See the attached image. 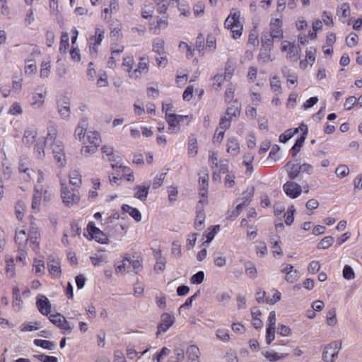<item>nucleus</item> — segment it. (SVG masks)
Returning <instances> with one entry per match:
<instances>
[{
	"label": "nucleus",
	"instance_id": "f257e3e1",
	"mask_svg": "<svg viewBox=\"0 0 362 362\" xmlns=\"http://www.w3.org/2000/svg\"><path fill=\"white\" fill-rule=\"evenodd\" d=\"M134 66V59L132 57H127L124 58L122 63V69L128 74L129 78L133 80H137L142 77L143 74L148 72V58L142 57H139V63Z\"/></svg>",
	"mask_w": 362,
	"mask_h": 362
},
{
	"label": "nucleus",
	"instance_id": "f03ea898",
	"mask_svg": "<svg viewBox=\"0 0 362 362\" xmlns=\"http://www.w3.org/2000/svg\"><path fill=\"white\" fill-rule=\"evenodd\" d=\"M80 141L83 144L80 149L81 155L89 156L97 152L101 144V137L98 132L89 131L87 132L86 138Z\"/></svg>",
	"mask_w": 362,
	"mask_h": 362
},
{
	"label": "nucleus",
	"instance_id": "7ed1b4c3",
	"mask_svg": "<svg viewBox=\"0 0 362 362\" xmlns=\"http://www.w3.org/2000/svg\"><path fill=\"white\" fill-rule=\"evenodd\" d=\"M56 135L55 131L52 132V133L48 132L45 143L52 145V153L54 155L56 162L62 168L64 166L66 163L65 153L61 141L56 140Z\"/></svg>",
	"mask_w": 362,
	"mask_h": 362
},
{
	"label": "nucleus",
	"instance_id": "20e7f679",
	"mask_svg": "<svg viewBox=\"0 0 362 362\" xmlns=\"http://www.w3.org/2000/svg\"><path fill=\"white\" fill-rule=\"evenodd\" d=\"M281 50L283 53H286L288 59L297 62L300 58V48L296 45L295 42L283 40L281 42Z\"/></svg>",
	"mask_w": 362,
	"mask_h": 362
},
{
	"label": "nucleus",
	"instance_id": "39448f33",
	"mask_svg": "<svg viewBox=\"0 0 362 362\" xmlns=\"http://www.w3.org/2000/svg\"><path fill=\"white\" fill-rule=\"evenodd\" d=\"M61 197L62 202H64L66 207L73 206L79 202L80 196L78 191L75 189L69 190L63 182L61 183Z\"/></svg>",
	"mask_w": 362,
	"mask_h": 362
},
{
	"label": "nucleus",
	"instance_id": "423d86ee",
	"mask_svg": "<svg viewBox=\"0 0 362 362\" xmlns=\"http://www.w3.org/2000/svg\"><path fill=\"white\" fill-rule=\"evenodd\" d=\"M87 233H84V236L88 240H94L101 244H105L107 242V238L105 233L95 227L93 222L88 223Z\"/></svg>",
	"mask_w": 362,
	"mask_h": 362
},
{
	"label": "nucleus",
	"instance_id": "0eeeda50",
	"mask_svg": "<svg viewBox=\"0 0 362 362\" xmlns=\"http://www.w3.org/2000/svg\"><path fill=\"white\" fill-rule=\"evenodd\" d=\"M341 348V342L339 341H334L326 346L322 353V359L324 362H334L337 359L339 349Z\"/></svg>",
	"mask_w": 362,
	"mask_h": 362
},
{
	"label": "nucleus",
	"instance_id": "6e6552de",
	"mask_svg": "<svg viewBox=\"0 0 362 362\" xmlns=\"http://www.w3.org/2000/svg\"><path fill=\"white\" fill-rule=\"evenodd\" d=\"M49 320L52 324L60 328L64 334H69L73 331L74 327L59 313L49 315Z\"/></svg>",
	"mask_w": 362,
	"mask_h": 362
},
{
	"label": "nucleus",
	"instance_id": "1a4fd4ad",
	"mask_svg": "<svg viewBox=\"0 0 362 362\" xmlns=\"http://www.w3.org/2000/svg\"><path fill=\"white\" fill-rule=\"evenodd\" d=\"M282 18H272L269 22V37L273 39L281 40L284 37L282 29Z\"/></svg>",
	"mask_w": 362,
	"mask_h": 362
},
{
	"label": "nucleus",
	"instance_id": "9d476101",
	"mask_svg": "<svg viewBox=\"0 0 362 362\" xmlns=\"http://www.w3.org/2000/svg\"><path fill=\"white\" fill-rule=\"evenodd\" d=\"M175 317L174 315L168 313H163L160 317V322L158 325L156 336L158 337L166 332L167 330L175 324Z\"/></svg>",
	"mask_w": 362,
	"mask_h": 362
},
{
	"label": "nucleus",
	"instance_id": "9b49d317",
	"mask_svg": "<svg viewBox=\"0 0 362 362\" xmlns=\"http://www.w3.org/2000/svg\"><path fill=\"white\" fill-rule=\"evenodd\" d=\"M283 190L291 199H296L300 195L302 187L297 182H287L284 184Z\"/></svg>",
	"mask_w": 362,
	"mask_h": 362
},
{
	"label": "nucleus",
	"instance_id": "f8f14e48",
	"mask_svg": "<svg viewBox=\"0 0 362 362\" xmlns=\"http://www.w3.org/2000/svg\"><path fill=\"white\" fill-rule=\"evenodd\" d=\"M37 308L38 310L43 315H49L51 313V303L50 300H48L47 296L40 295L37 297L36 302Z\"/></svg>",
	"mask_w": 362,
	"mask_h": 362
},
{
	"label": "nucleus",
	"instance_id": "ddd939ff",
	"mask_svg": "<svg viewBox=\"0 0 362 362\" xmlns=\"http://www.w3.org/2000/svg\"><path fill=\"white\" fill-rule=\"evenodd\" d=\"M281 272L286 274L285 279L288 283H293L299 279V272L293 269L292 264H283Z\"/></svg>",
	"mask_w": 362,
	"mask_h": 362
},
{
	"label": "nucleus",
	"instance_id": "4468645a",
	"mask_svg": "<svg viewBox=\"0 0 362 362\" xmlns=\"http://www.w3.org/2000/svg\"><path fill=\"white\" fill-rule=\"evenodd\" d=\"M243 25L240 20V11L236 8H232L229 16L223 23L225 26L240 25Z\"/></svg>",
	"mask_w": 362,
	"mask_h": 362
},
{
	"label": "nucleus",
	"instance_id": "2eb2a0df",
	"mask_svg": "<svg viewBox=\"0 0 362 362\" xmlns=\"http://www.w3.org/2000/svg\"><path fill=\"white\" fill-rule=\"evenodd\" d=\"M186 116H177L175 115H167L165 119L168 125V130L171 132L178 131L180 129V122L183 120Z\"/></svg>",
	"mask_w": 362,
	"mask_h": 362
},
{
	"label": "nucleus",
	"instance_id": "dca6fc26",
	"mask_svg": "<svg viewBox=\"0 0 362 362\" xmlns=\"http://www.w3.org/2000/svg\"><path fill=\"white\" fill-rule=\"evenodd\" d=\"M47 91L42 90L41 93H32L31 98H30V105L34 108H40L44 103Z\"/></svg>",
	"mask_w": 362,
	"mask_h": 362
},
{
	"label": "nucleus",
	"instance_id": "f3484780",
	"mask_svg": "<svg viewBox=\"0 0 362 362\" xmlns=\"http://www.w3.org/2000/svg\"><path fill=\"white\" fill-rule=\"evenodd\" d=\"M29 240V233H27L24 228H19L16 231L15 243L18 244V247L25 248Z\"/></svg>",
	"mask_w": 362,
	"mask_h": 362
},
{
	"label": "nucleus",
	"instance_id": "a211bd4d",
	"mask_svg": "<svg viewBox=\"0 0 362 362\" xmlns=\"http://www.w3.org/2000/svg\"><path fill=\"white\" fill-rule=\"evenodd\" d=\"M150 185L148 184L138 185L134 187V198L144 202L148 195Z\"/></svg>",
	"mask_w": 362,
	"mask_h": 362
},
{
	"label": "nucleus",
	"instance_id": "6ab92c4d",
	"mask_svg": "<svg viewBox=\"0 0 362 362\" xmlns=\"http://www.w3.org/2000/svg\"><path fill=\"white\" fill-rule=\"evenodd\" d=\"M37 131L33 127H28L25 129L23 136V143L25 145L30 146L36 141Z\"/></svg>",
	"mask_w": 362,
	"mask_h": 362
},
{
	"label": "nucleus",
	"instance_id": "aec40b11",
	"mask_svg": "<svg viewBox=\"0 0 362 362\" xmlns=\"http://www.w3.org/2000/svg\"><path fill=\"white\" fill-rule=\"evenodd\" d=\"M226 151L232 156H236L240 153V144L235 138H230L227 140Z\"/></svg>",
	"mask_w": 362,
	"mask_h": 362
},
{
	"label": "nucleus",
	"instance_id": "412c9836",
	"mask_svg": "<svg viewBox=\"0 0 362 362\" xmlns=\"http://www.w3.org/2000/svg\"><path fill=\"white\" fill-rule=\"evenodd\" d=\"M48 272L51 276L54 277H59L61 275V267L59 261L57 259H52L48 261L47 263Z\"/></svg>",
	"mask_w": 362,
	"mask_h": 362
},
{
	"label": "nucleus",
	"instance_id": "4be33fe9",
	"mask_svg": "<svg viewBox=\"0 0 362 362\" xmlns=\"http://www.w3.org/2000/svg\"><path fill=\"white\" fill-rule=\"evenodd\" d=\"M337 15L339 21L344 23V19L347 18L351 15L350 6L347 3L342 4L341 6L338 7Z\"/></svg>",
	"mask_w": 362,
	"mask_h": 362
},
{
	"label": "nucleus",
	"instance_id": "5701e85b",
	"mask_svg": "<svg viewBox=\"0 0 362 362\" xmlns=\"http://www.w3.org/2000/svg\"><path fill=\"white\" fill-rule=\"evenodd\" d=\"M40 237V234L38 233L37 229H31L29 230V243L31 245L33 250L36 252L39 251V243L37 242L38 238Z\"/></svg>",
	"mask_w": 362,
	"mask_h": 362
},
{
	"label": "nucleus",
	"instance_id": "b1692460",
	"mask_svg": "<svg viewBox=\"0 0 362 362\" xmlns=\"http://www.w3.org/2000/svg\"><path fill=\"white\" fill-rule=\"evenodd\" d=\"M101 252L102 251H99L98 252L95 253L94 255L90 257V261L94 267L100 266L103 264L107 263L108 261L107 255Z\"/></svg>",
	"mask_w": 362,
	"mask_h": 362
},
{
	"label": "nucleus",
	"instance_id": "393cba45",
	"mask_svg": "<svg viewBox=\"0 0 362 362\" xmlns=\"http://www.w3.org/2000/svg\"><path fill=\"white\" fill-rule=\"evenodd\" d=\"M124 50V47L123 45L119 46V47L116 49H112L111 53V57L110 59L109 62H107V64H109V66L112 69L115 68L116 66V62L118 58H119V55L121 53H122Z\"/></svg>",
	"mask_w": 362,
	"mask_h": 362
},
{
	"label": "nucleus",
	"instance_id": "a878e982",
	"mask_svg": "<svg viewBox=\"0 0 362 362\" xmlns=\"http://www.w3.org/2000/svg\"><path fill=\"white\" fill-rule=\"evenodd\" d=\"M5 274L6 276L9 278H13L15 276V264L13 257H6L5 259Z\"/></svg>",
	"mask_w": 362,
	"mask_h": 362
},
{
	"label": "nucleus",
	"instance_id": "bb28decb",
	"mask_svg": "<svg viewBox=\"0 0 362 362\" xmlns=\"http://www.w3.org/2000/svg\"><path fill=\"white\" fill-rule=\"evenodd\" d=\"M51 72V59L49 57L42 62L40 66V78H46L50 75Z\"/></svg>",
	"mask_w": 362,
	"mask_h": 362
},
{
	"label": "nucleus",
	"instance_id": "cd10ccee",
	"mask_svg": "<svg viewBox=\"0 0 362 362\" xmlns=\"http://www.w3.org/2000/svg\"><path fill=\"white\" fill-rule=\"evenodd\" d=\"M122 209H123L124 212L129 214L132 218H134V220L137 222H139L142 219V215L136 208L124 204L123 206H122Z\"/></svg>",
	"mask_w": 362,
	"mask_h": 362
},
{
	"label": "nucleus",
	"instance_id": "c85d7f7f",
	"mask_svg": "<svg viewBox=\"0 0 362 362\" xmlns=\"http://www.w3.org/2000/svg\"><path fill=\"white\" fill-rule=\"evenodd\" d=\"M87 132L86 131V124L85 122H80L77 127L75 128L74 131V136L75 139L78 141H83L86 138V136L87 135Z\"/></svg>",
	"mask_w": 362,
	"mask_h": 362
},
{
	"label": "nucleus",
	"instance_id": "c756f323",
	"mask_svg": "<svg viewBox=\"0 0 362 362\" xmlns=\"http://www.w3.org/2000/svg\"><path fill=\"white\" fill-rule=\"evenodd\" d=\"M251 315H252V323H253L254 327H255V329L262 328L263 322L259 319V317L261 316L260 311L256 308H253L251 310Z\"/></svg>",
	"mask_w": 362,
	"mask_h": 362
},
{
	"label": "nucleus",
	"instance_id": "7c9ffc66",
	"mask_svg": "<svg viewBox=\"0 0 362 362\" xmlns=\"http://www.w3.org/2000/svg\"><path fill=\"white\" fill-rule=\"evenodd\" d=\"M129 257H124L123 261L117 262L115 267V273L124 275L126 273L127 267H129Z\"/></svg>",
	"mask_w": 362,
	"mask_h": 362
},
{
	"label": "nucleus",
	"instance_id": "2f4dec72",
	"mask_svg": "<svg viewBox=\"0 0 362 362\" xmlns=\"http://www.w3.org/2000/svg\"><path fill=\"white\" fill-rule=\"evenodd\" d=\"M269 86L270 89H272L274 93H276V95L282 93L281 83L278 76H274L270 78Z\"/></svg>",
	"mask_w": 362,
	"mask_h": 362
},
{
	"label": "nucleus",
	"instance_id": "473e14b6",
	"mask_svg": "<svg viewBox=\"0 0 362 362\" xmlns=\"http://www.w3.org/2000/svg\"><path fill=\"white\" fill-rule=\"evenodd\" d=\"M282 74L284 77L286 78L288 83L295 85L298 81V76L296 74H291V69L285 66L282 68Z\"/></svg>",
	"mask_w": 362,
	"mask_h": 362
},
{
	"label": "nucleus",
	"instance_id": "72a5a7b5",
	"mask_svg": "<svg viewBox=\"0 0 362 362\" xmlns=\"http://www.w3.org/2000/svg\"><path fill=\"white\" fill-rule=\"evenodd\" d=\"M199 354V349L198 346L192 345L188 347L186 351L187 358H188L189 361H192L193 360H198Z\"/></svg>",
	"mask_w": 362,
	"mask_h": 362
},
{
	"label": "nucleus",
	"instance_id": "f704fd0d",
	"mask_svg": "<svg viewBox=\"0 0 362 362\" xmlns=\"http://www.w3.org/2000/svg\"><path fill=\"white\" fill-rule=\"evenodd\" d=\"M205 220V214L204 213V210L202 209H198L197 214H196V218L194 221V227L197 230L203 229V223Z\"/></svg>",
	"mask_w": 362,
	"mask_h": 362
},
{
	"label": "nucleus",
	"instance_id": "c9c22d12",
	"mask_svg": "<svg viewBox=\"0 0 362 362\" xmlns=\"http://www.w3.org/2000/svg\"><path fill=\"white\" fill-rule=\"evenodd\" d=\"M59 112L62 118H69L70 115V106L69 103L67 101H62L59 104Z\"/></svg>",
	"mask_w": 362,
	"mask_h": 362
},
{
	"label": "nucleus",
	"instance_id": "e433bc0d",
	"mask_svg": "<svg viewBox=\"0 0 362 362\" xmlns=\"http://www.w3.org/2000/svg\"><path fill=\"white\" fill-rule=\"evenodd\" d=\"M69 183L74 185L75 187L81 186V175L77 170L70 171L69 173Z\"/></svg>",
	"mask_w": 362,
	"mask_h": 362
},
{
	"label": "nucleus",
	"instance_id": "4c0bfd02",
	"mask_svg": "<svg viewBox=\"0 0 362 362\" xmlns=\"http://www.w3.org/2000/svg\"><path fill=\"white\" fill-rule=\"evenodd\" d=\"M290 169L288 170V178L293 180L296 179L299 175L300 172V168L298 165L292 164L291 162L287 163L286 166H290Z\"/></svg>",
	"mask_w": 362,
	"mask_h": 362
},
{
	"label": "nucleus",
	"instance_id": "58836bf2",
	"mask_svg": "<svg viewBox=\"0 0 362 362\" xmlns=\"http://www.w3.org/2000/svg\"><path fill=\"white\" fill-rule=\"evenodd\" d=\"M69 34L64 33L61 35V41H60V46H59V51L62 53H66V50L69 47Z\"/></svg>",
	"mask_w": 362,
	"mask_h": 362
},
{
	"label": "nucleus",
	"instance_id": "ea45409f",
	"mask_svg": "<svg viewBox=\"0 0 362 362\" xmlns=\"http://www.w3.org/2000/svg\"><path fill=\"white\" fill-rule=\"evenodd\" d=\"M271 49H260L259 54L258 55V62L260 63H265L269 61H272L270 55Z\"/></svg>",
	"mask_w": 362,
	"mask_h": 362
},
{
	"label": "nucleus",
	"instance_id": "a19ab883",
	"mask_svg": "<svg viewBox=\"0 0 362 362\" xmlns=\"http://www.w3.org/2000/svg\"><path fill=\"white\" fill-rule=\"evenodd\" d=\"M104 37V30L101 28H97L95 34L90 38V43L99 45L101 44Z\"/></svg>",
	"mask_w": 362,
	"mask_h": 362
},
{
	"label": "nucleus",
	"instance_id": "79ce46f5",
	"mask_svg": "<svg viewBox=\"0 0 362 362\" xmlns=\"http://www.w3.org/2000/svg\"><path fill=\"white\" fill-rule=\"evenodd\" d=\"M263 356L270 362H276L279 360H282L286 357V355H279V354L276 352L269 351L264 352Z\"/></svg>",
	"mask_w": 362,
	"mask_h": 362
},
{
	"label": "nucleus",
	"instance_id": "37998d69",
	"mask_svg": "<svg viewBox=\"0 0 362 362\" xmlns=\"http://www.w3.org/2000/svg\"><path fill=\"white\" fill-rule=\"evenodd\" d=\"M227 30H230L231 36L233 39H238L240 37L243 33V25H233V26H225Z\"/></svg>",
	"mask_w": 362,
	"mask_h": 362
},
{
	"label": "nucleus",
	"instance_id": "c03bdc74",
	"mask_svg": "<svg viewBox=\"0 0 362 362\" xmlns=\"http://www.w3.org/2000/svg\"><path fill=\"white\" fill-rule=\"evenodd\" d=\"M40 328V323L37 322H33L24 323L21 325L22 332H33L37 331Z\"/></svg>",
	"mask_w": 362,
	"mask_h": 362
},
{
	"label": "nucleus",
	"instance_id": "a18cd8bd",
	"mask_svg": "<svg viewBox=\"0 0 362 362\" xmlns=\"http://www.w3.org/2000/svg\"><path fill=\"white\" fill-rule=\"evenodd\" d=\"M198 152V146L195 138H190L188 144V154L190 157H195Z\"/></svg>",
	"mask_w": 362,
	"mask_h": 362
},
{
	"label": "nucleus",
	"instance_id": "49530a36",
	"mask_svg": "<svg viewBox=\"0 0 362 362\" xmlns=\"http://www.w3.org/2000/svg\"><path fill=\"white\" fill-rule=\"evenodd\" d=\"M33 269L37 274H43L45 267L42 259H34L33 264Z\"/></svg>",
	"mask_w": 362,
	"mask_h": 362
},
{
	"label": "nucleus",
	"instance_id": "de8ad7c7",
	"mask_svg": "<svg viewBox=\"0 0 362 362\" xmlns=\"http://www.w3.org/2000/svg\"><path fill=\"white\" fill-rule=\"evenodd\" d=\"M226 79V77L223 76V74H218L213 77V88L216 90H219L221 89L222 84L223 81Z\"/></svg>",
	"mask_w": 362,
	"mask_h": 362
},
{
	"label": "nucleus",
	"instance_id": "09e8293b",
	"mask_svg": "<svg viewBox=\"0 0 362 362\" xmlns=\"http://www.w3.org/2000/svg\"><path fill=\"white\" fill-rule=\"evenodd\" d=\"M305 136H306V132L303 134V135L300 136V138H298L294 146H293L291 150L294 153H293L292 156H296V153H298L300 151V148L302 147L303 144H304L305 141Z\"/></svg>",
	"mask_w": 362,
	"mask_h": 362
},
{
	"label": "nucleus",
	"instance_id": "8fccbe9b",
	"mask_svg": "<svg viewBox=\"0 0 362 362\" xmlns=\"http://www.w3.org/2000/svg\"><path fill=\"white\" fill-rule=\"evenodd\" d=\"M153 51L158 54H165L164 42L162 39H157L153 42Z\"/></svg>",
	"mask_w": 362,
	"mask_h": 362
},
{
	"label": "nucleus",
	"instance_id": "3c124183",
	"mask_svg": "<svg viewBox=\"0 0 362 362\" xmlns=\"http://www.w3.org/2000/svg\"><path fill=\"white\" fill-rule=\"evenodd\" d=\"M37 72V66L34 61L29 60L26 62V65L24 67V73L26 75L32 76Z\"/></svg>",
	"mask_w": 362,
	"mask_h": 362
},
{
	"label": "nucleus",
	"instance_id": "603ef678",
	"mask_svg": "<svg viewBox=\"0 0 362 362\" xmlns=\"http://www.w3.org/2000/svg\"><path fill=\"white\" fill-rule=\"evenodd\" d=\"M168 26L166 19H160L157 21L156 25L150 27V30L152 31L153 35H158L160 29L165 28Z\"/></svg>",
	"mask_w": 362,
	"mask_h": 362
},
{
	"label": "nucleus",
	"instance_id": "864d4df0",
	"mask_svg": "<svg viewBox=\"0 0 362 362\" xmlns=\"http://www.w3.org/2000/svg\"><path fill=\"white\" fill-rule=\"evenodd\" d=\"M33 343L37 346H41L43 349L48 350H52L55 346V344L53 342L46 339H35Z\"/></svg>",
	"mask_w": 362,
	"mask_h": 362
},
{
	"label": "nucleus",
	"instance_id": "5fc2aeb1",
	"mask_svg": "<svg viewBox=\"0 0 362 362\" xmlns=\"http://www.w3.org/2000/svg\"><path fill=\"white\" fill-rule=\"evenodd\" d=\"M42 199L41 191L36 190L33 195L32 208L33 210H38L40 207Z\"/></svg>",
	"mask_w": 362,
	"mask_h": 362
},
{
	"label": "nucleus",
	"instance_id": "6e6d98bb",
	"mask_svg": "<svg viewBox=\"0 0 362 362\" xmlns=\"http://www.w3.org/2000/svg\"><path fill=\"white\" fill-rule=\"evenodd\" d=\"M297 132L298 128H296L294 129H288L280 136V138H279V141H280L281 143H286Z\"/></svg>",
	"mask_w": 362,
	"mask_h": 362
},
{
	"label": "nucleus",
	"instance_id": "4d7b16f0",
	"mask_svg": "<svg viewBox=\"0 0 362 362\" xmlns=\"http://www.w3.org/2000/svg\"><path fill=\"white\" fill-rule=\"evenodd\" d=\"M47 144L45 142H38L35 147H34V153L38 159H42L45 157V151H44V145Z\"/></svg>",
	"mask_w": 362,
	"mask_h": 362
},
{
	"label": "nucleus",
	"instance_id": "13d9d810",
	"mask_svg": "<svg viewBox=\"0 0 362 362\" xmlns=\"http://www.w3.org/2000/svg\"><path fill=\"white\" fill-rule=\"evenodd\" d=\"M8 112L11 115H14V116L21 115L23 112L22 106L20 105L19 103L15 102L11 105Z\"/></svg>",
	"mask_w": 362,
	"mask_h": 362
},
{
	"label": "nucleus",
	"instance_id": "bf43d9fd",
	"mask_svg": "<svg viewBox=\"0 0 362 362\" xmlns=\"http://www.w3.org/2000/svg\"><path fill=\"white\" fill-rule=\"evenodd\" d=\"M334 243V238L332 236H327L320 240L318 244L319 249H327L332 245Z\"/></svg>",
	"mask_w": 362,
	"mask_h": 362
},
{
	"label": "nucleus",
	"instance_id": "052dcab7",
	"mask_svg": "<svg viewBox=\"0 0 362 362\" xmlns=\"http://www.w3.org/2000/svg\"><path fill=\"white\" fill-rule=\"evenodd\" d=\"M235 65L230 61H228L225 68V73L223 74V78H230L235 73Z\"/></svg>",
	"mask_w": 362,
	"mask_h": 362
},
{
	"label": "nucleus",
	"instance_id": "680f3d73",
	"mask_svg": "<svg viewBox=\"0 0 362 362\" xmlns=\"http://www.w3.org/2000/svg\"><path fill=\"white\" fill-rule=\"evenodd\" d=\"M216 337L218 340H221L223 342H227L230 340V334L227 330L223 329H218L216 330Z\"/></svg>",
	"mask_w": 362,
	"mask_h": 362
},
{
	"label": "nucleus",
	"instance_id": "e2e57ef3",
	"mask_svg": "<svg viewBox=\"0 0 362 362\" xmlns=\"http://www.w3.org/2000/svg\"><path fill=\"white\" fill-rule=\"evenodd\" d=\"M295 207L293 206H288L285 215V222L288 226H291L293 222V214H295Z\"/></svg>",
	"mask_w": 362,
	"mask_h": 362
},
{
	"label": "nucleus",
	"instance_id": "0e129e2a",
	"mask_svg": "<svg viewBox=\"0 0 362 362\" xmlns=\"http://www.w3.org/2000/svg\"><path fill=\"white\" fill-rule=\"evenodd\" d=\"M18 170L20 173L25 175L23 179L30 180L32 177L30 173H33V170L28 168L24 163H20Z\"/></svg>",
	"mask_w": 362,
	"mask_h": 362
},
{
	"label": "nucleus",
	"instance_id": "69168bd1",
	"mask_svg": "<svg viewBox=\"0 0 362 362\" xmlns=\"http://www.w3.org/2000/svg\"><path fill=\"white\" fill-rule=\"evenodd\" d=\"M209 162L211 163L212 169H218L219 160H218V154L216 152L211 151V153H209Z\"/></svg>",
	"mask_w": 362,
	"mask_h": 362
},
{
	"label": "nucleus",
	"instance_id": "338daca9",
	"mask_svg": "<svg viewBox=\"0 0 362 362\" xmlns=\"http://www.w3.org/2000/svg\"><path fill=\"white\" fill-rule=\"evenodd\" d=\"M350 170L346 165H339L336 169V174L339 178H343L348 175Z\"/></svg>",
	"mask_w": 362,
	"mask_h": 362
},
{
	"label": "nucleus",
	"instance_id": "774afa93",
	"mask_svg": "<svg viewBox=\"0 0 362 362\" xmlns=\"http://www.w3.org/2000/svg\"><path fill=\"white\" fill-rule=\"evenodd\" d=\"M33 357L37 358L41 362H57V359L55 356L41 354L35 355Z\"/></svg>",
	"mask_w": 362,
	"mask_h": 362
}]
</instances>
